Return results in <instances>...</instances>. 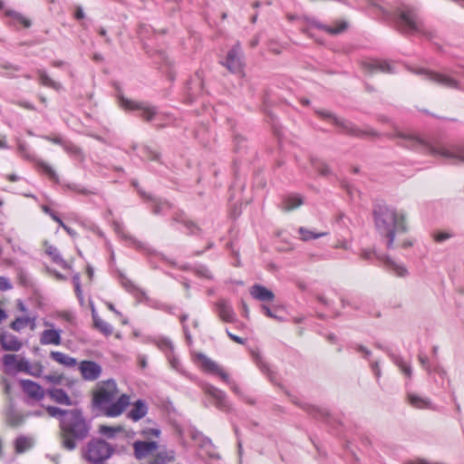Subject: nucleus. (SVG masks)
<instances>
[{
    "mask_svg": "<svg viewBox=\"0 0 464 464\" xmlns=\"http://www.w3.org/2000/svg\"><path fill=\"white\" fill-rule=\"evenodd\" d=\"M409 403L416 409H433L432 402L418 394L409 393L408 396Z\"/></svg>",
    "mask_w": 464,
    "mask_h": 464,
    "instance_id": "26",
    "label": "nucleus"
},
{
    "mask_svg": "<svg viewBox=\"0 0 464 464\" xmlns=\"http://www.w3.org/2000/svg\"><path fill=\"white\" fill-rule=\"evenodd\" d=\"M121 105L129 110H141V117L147 121H150L157 113L156 108L154 107H146L141 103L125 98L121 99Z\"/></svg>",
    "mask_w": 464,
    "mask_h": 464,
    "instance_id": "14",
    "label": "nucleus"
},
{
    "mask_svg": "<svg viewBox=\"0 0 464 464\" xmlns=\"http://www.w3.org/2000/svg\"><path fill=\"white\" fill-rule=\"evenodd\" d=\"M45 253L51 257L52 261L63 269L70 267L69 264L63 258L60 251L54 246L49 245L45 248Z\"/></svg>",
    "mask_w": 464,
    "mask_h": 464,
    "instance_id": "28",
    "label": "nucleus"
},
{
    "mask_svg": "<svg viewBox=\"0 0 464 464\" xmlns=\"http://www.w3.org/2000/svg\"><path fill=\"white\" fill-rule=\"evenodd\" d=\"M303 204L300 195H288L283 198L281 208L284 211H291Z\"/></svg>",
    "mask_w": 464,
    "mask_h": 464,
    "instance_id": "27",
    "label": "nucleus"
},
{
    "mask_svg": "<svg viewBox=\"0 0 464 464\" xmlns=\"http://www.w3.org/2000/svg\"><path fill=\"white\" fill-rule=\"evenodd\" d=\"M5 15L11 18L9 22V25L16 27L17 25H21L24 28H29L32 25V21L15 10L7 9L5 11Z\"/></svg>",
    "mask_w": 464,
    "mask_h": 464,
    "instance_id": "19",
    "label": "nucleus"
},
{
    "mask_svg": "<svg viewBox=\"0 0 464 464\" xmlns=\"http://www.w3.org/2000/svg\"><path fill=\"white\" fill-rule=\"evenodd\" d=\"M395 362L408 378L411 377V367L406 362L402 361L401 359L396 358Z\"/></svg>",
    "mask_w": 464,
    "mask_h": 464,
    "instance_id": "43",
    "label": "nucleus"
},
{
    "mask_svg": "<svg viewBox=\"0 0 464 464\" xmlns=\"http://www.w3.org/2000/svg\"><path fill=\"white\" fill-rule=\"evenodd\" d=\"M93 323L94 326L103 334L106 336L112 334V327L110 324L103 321L102 318H100L97 314H92Z\"/></svg>",
    "mask_w": 464,
    "mask_h": 464,
    "instance_id": "35",
    "label": "nucleus"
},
{
    "mask_svg": "<svg viewBox=\"0 0 464 464\" xmlns=\"http://www.w3.org/2000/svg\"><path fill=\"white\" fill-rule=\"evenodd\" d=\"M46 394L58 404L66 406L72 405V401L68 393L61 388H49L46 390Z\"/></svg>",
    "mask_w": 464,
    "mask_h": 464,
    "instance_id": "21",
    "label": "nucleus"
},
{
    "mask_svg": "<svg viewBox=\"0 0 464 464\" xmlns=\"http://www.w3.org/2000/svg\"><path fill=\"white\" fill-rule=\"evenodd\" d=\"M167 459H168L167 453L160 452L157 454L155 462H156V464H159V463L164 464Z\"/></svg>",
    "mask_w": 464,
    "mask_h": 464,
    "instance_id": "57",
    "label": "nucleus"
},
{
    "mask_svg": "<svg viewBox=\"0 0 464 464\" xmlns=\"http://www.w3.org/2000/svg\"><path fill=\"white\" fill-rule=\"evenodd\" d=\"M419 360H420V362L421 363V365L423 367H425L426 369L430 368L429 358L427 356L420 354L419 355Z\"/></svg>",
    "mask_w": 464,
    "mask_h": 464,
    "instance_id": "63",
    "label": "nucleus"
},
{
    "mask_svg": "<svg viewBox=\"0 0 464 464\" xmlns=\"http://www.w3.org/2000/svg\"><path fill=\"white\" fill-rule=\"evenodd\" d=\"M19 362V360L17 359L16 355L14 354H5L4 356V364L12 369L16 371V364Z\"/></svg>",
    "mask_w": 464,
    "mask_h": 464,
    "instance_id": "41",
    "label": "nucleus"
},
{
    "mask_svg": "<svg viewBox=\"0 0 464 464\" xmlns=\"http://www.w3.org/2000/svg\"><path fill=\"white\" fill-rule=\"evenodd\" d=\"M30 364L31 363L29 362L28 360L21 358L19 360V362L16 364V372H24L27 373Z\"/></svg>",
    "mask_w": 464,
    "mask_h": 464,
    "instance_id": "50",
    "label": "nucleus"
},
{
    "mask_svg": "<svg viewBox=\"0 0 464 464\" xmlns=\"http://www.w3.org/2000/svg\"><path fill=\"white\" fill-rule=\"evenodd\" d=\"M298 232L301 236V239L303 241H309V240H313V239H317V238H320L324 236H325L327 233H316V232H314V231H311L305 227H299L298 229Z\"/></svg>",
    "mask_w": 464,
    "mask_h": 464,
    "instance_id": "37",
    "label": "nucleus"
},
{
    "mask_svg": "<svg viewBox=\"0 0 464 464\" xmlns=\"http://www.w3.org/2000/svg\"><path fill=\"white\" fill-rule=\"evenodd\" d=\"M316 113L321 116L323 119H330L333 121L335 126H338L342 129V132L347 134L352 137L356 138H365L368 136L378 137L380 134L375 131L373 129H366L361 130L353 122L342 120L336 117L334 113L326 111H316Z\"/></svg>",
    "mask_w": 464,
    "mask_h": 464,
    "instance_id": "6",
    "label": "nucleus"
},
{
    "mask_svg": "<svg viewBox=\"0 0 464 464\" xmlns=\"http://www.w3.org/2000/svg\"><path fill=\"white\" fill-rule=\"evenodd\" d=\"M122 430V427H111L107 425H101L99 427V432L102 435L107 436L109 439H113L117 432H121Z\"/></svg>",
    "mask_w": 464,
    "mask_h": 464,
    "instance_id": "39",
    "label": "nucleus"
},
{
    "mask_svg": "<svg viewBox=\"0 0 464 464\" xmlns=\"http://www.w3.org/2000/svg\"><path fill=\"white\" fill-rule=\"evenodd\" d=\"M43 365L39 362L31 363L27 374L34 377H40L43 372Z\"/></svg>",
    "mask_w": 464,
    "mask_h": 464,
    "instance_id": "44",
    "label": "nucleus"
},
{
    "mask_svg": "<svg viewBox=\"0 0 464 464\" xmlns=\"http://www.w3.org/2000/svg\"><path fill=\"white\" fill-rule=\"evenodd\" d=\"M205 392L215 400V405L219 410L228 411L230 409L227 395L223 391L213 385H207Z\"/></svg>",
    "mask_w": 464,
    "mask_h": 464,
    "instance_id": "13",
    "label": "nucleus"
},
{
    "mask_svg": "<svg viewBox=\"0 0 464 464\" xmlns=\"http://www.w3.org/2000/svg\"><path fill=\"white\" fill-rule=\"evenodd\" d=\"M372 370L377 379L381 377V369L379 367L378 362H374L372 363Z\"/></svg>",
    "mask_w": 464,
    "mask_h": 464,
    "instance_id": "60",
    "label": "nucleus"
},
{
    "mask_svg": "<svg viewBox=\"0 0 464 464\" xmlns=\"http://www.w3.org/2000/svg\"><path fill=\"white\" fill-rule=\"evenodd\" d=\"M387 137L390 139L399 138L405 140V143H399V145L410 150H420L422 153L432 156L456 159L464 162V146L437 145L422 139L416 133L402 131L400 130H396L393 134H388Z\"/></svg>",
    "mask_w": 464,
    "mask_h": 464,
    "instance_id": "4",
    "label": "nucleus"
},
{
    "mask_svg": "<svg viewBox=\"0 0 464 464\" xmlns=\"http://www.w3.org/2000/svg\"><path fill=\"white\" fill-rule=\"evenodd\" d=\"M159 447L157 441L137 440L133 443L134 456L137 459H142L147 455L156 450Z\"/></svg>",
    "mask_w": 464,
    "mask_h": 464,
    "instance_id": "16",
    "label": "nucleus"
},
{
    "mask_svg": "<svg viewBox=\"0 0 464 464\" xmlns=\"http://www.w3.org/2000/svg\"><path fill=\"white\" fill-rule=\"evenodd\" d=\"M18 105L26 109V110H30V111H34L35 110V107L33 103L29 102H25V101H23V102H18Z\"/></svg>",
    "mask_w": 464,
    "mask_h": 464,
    "instance_id": "61",
    "label": "nucleus"
},
{
    "mask_svg": "<svg viewBox=\"0 0 464 464\" xmlns=\"http://www.w3.org/2000/svg\"><path fill=\"white\" fill-rule=\"evenodd\" d=\"M252 359L255 361L256 364L258 366L260 371L264 373L268 374L270 380L272 381L273 372L270 371L269 365L263 360L262 355L259 351H252L251 353Z\"/></svg>",
    "mask_w": 464,
    "mask_h": 464,
    "instance_id": "33",
    "label": "nucleus"
},
{
    "mask_svg": "<svg viewBox=\"0 0 464 464\" xmlns=\"http://www.w3.org/2000/svg\"><path fill=\"white\" fill-rule=\"evenodd\" d=\"M42 209L44 213L48 214L59 226H63V221L60 218V217L48 206H42Z\"/></svg>",
    "mask_w": 464,
    "mask_h": 464,
    "instance_id": "48",
    "label": "nucleus"
},
{
    "mask_svg": "<svg viewBox=\"0 0 464 464\" xmlns=\"http://www.w3.org/2000/svg\"><path fill=\"white\" fill-rule=\"evenodd\" d=\"M74 17L77 20H81L85 17L84 12L81 6H77L75 13H74Z\"/></svg>",
    "mask_w": 464,
    "mask_h": 464,
    "instance_id": "62",
    "label": "nucleus"
},
{
    "mask_svg": "<svg viewBox=\"0 0 464 464\" xmlns=\"http://www.w3.org/2000/svg\"><path fill=\"white\" fill-rule=\"evenodd\" d=\"M15 451L17 453H23L28 447L27 438L24 436H18L14 441Z\"/></svg>",
    "mask_w": 464,
    "mask_h": 464,
    "instance_id": "40",
    "label": "nucleus"
},
{
    "mask_svg": "<svg viewBox=\"0 0 464 464\" xmlns=\"http://www.w3.org/2000/svg\"><path fill=\"white\" fill-rule=\"evenodd\" d=\"M452 237L451 234L448 232H440L434 235V240L438 243L447 240Z\"/></svg>",
    "mask_w": 464,
    "mask_h": 464,
    "instance_id": "54",
    "label": "nucleus"
},
{
    "mask_svg": "<svg viewBox=\"0 0 464 464\" xmlns=\"http://www.w3.org/2000/svg\"><path fill=\"white\" fill-rule=\"evenodd\" d=\"M382 14L383 20L392 21L396 30L402 34H420L430 40L436 36L435 31L427 27L417 8L411 5L401 4L393 12L382 8Z\"/></svg>",
    "mask_w": 464,
    "mask_h": 464,
    "instance_id": "2",
    "label": "nucleus"
},
{
    "mask_svg": "<svg viewBox=\"0 0 464 464\" xmlns=\"http://www.w3.org/2000/svg\"><path fill=\"white\" fill-rule=\"evenodd\" d=\"M37 74L40 79V83L44 86L52 88L55 91H60L63 85L50 78L48 73L44 70H38Z\"/></svg>",
    "mask_w": 464,
    "mask_h": 464,
    "instance_id": "30",
    "label": "nucleus"
},
{
    "mask_svg": "<svg viewBox=\"0 0 464 464\" xmlns=\"http://www.w3.org/2000/svg\"><path fill=\"white\" fill-rule=\"evenodd\" d=\"M188 317V314H182L179 319H180V323L182 324V326H183L184 334H185V337L187 340V345L190 346L192 344V338L189 334L188 328L185 324Z\"/></svg>",
    "mask_w": 464,
    "mask_h": 464,
    "instance_id": "45",
    "label": "nucleus"
},
{
    "mask_svg": "<svg viewBox=\"0 0 464 464\" xmlns=\"http://www.w3.org/2000/svg\"><path fill=\"white\" fill-rule=\"evenodd\" d=\"M130 403V397L127 394L121 395L115 402H111L104 409V414L108 417L121 415Z\"/></svg>",
    "mask_w": 464,
    "mask_h": 464,
    "instance_id": "15",
    "label": "nucleus"
},
{
    "mask_svg": "<svg viewBox=\"0 0 464 464\" xmlns=\"http://www.w3.org/2000/svg\"><path fill=\"white\" fill-rule=\"evenodd\" d=\"M295 403H299L295 401H293ZM300 407L303 408L306 412L313 415L315 418L321 419L322 420L325 421L328 425L332 427H336L337 425H341V422L337 420H335L330 412L324 409V408H319L314 405H310L307 403L300 404Z\"/></svg>",
    "mask_w": 464,
    "mask_h": 464,
    "instance_id": "10",
    "label": "nucleus"
},
{
    "mask_svg": "<svg viewBox=\"0 0 464 464\" xmlns=\"http://www.w3.org/2000/svg\"><path fill=\"white\" fill-rule=\"evenodd\" d=\"M305 22L309 27L317 28L331 35L340 34L346 31L349 26L348 22L343 20L334 22V25L333 26L324 24L314 17H306Z\"/></svg>",
    "mask_w": 464,
    "mask_h": 464,
    "instance_id": "8",
    "label": "nucleus"
},
{
    "mask_svg": "<svg viewBox=\"0 0 464 464\" xmlns=\"http://www.w3.org/2000/svg\"><path fill=\"white\" fill-rule=\"evenodd\" d=\"M34 320L29 316H20L11 323V328L14 331H21L33 324Z\"/></svg>",
    "mask_w": 464,
    "mask_h": 464,
    "instance_id": "36",
    "label": "nucleus"
},
{
    "mask_svg": "<svg viewBox=\"0 0 464 464\" xmlns=\"http://www.w3.org/2000/svg\"><path fill=\"white\" fill-rule=\"evenodd\" d=\"M51 358L55 362H59L67 367H73L77 364L75 358L70 357L65 353L57 351L51 352Z\"/></svg>",
    "mask_w": 464,
    "mask_h": 464,
    "instance_id": "29",
    "label": "nucleus"
},
{
    "mask_svg": "<svg viewBox=\"0 0 464 464\" xmlns=\"http://www.w3.org/2000/svg\"><path fill=\"white\" fill-rule=\"evenodd\" d=\"M413 72L421 74L425 77L426 80L443 87L450 89H461V83L450 74L427 69H418L413 71Z\"/></svg>",
    "mask_w": 464,
    "mask_h": 464,
    "instance_id": "7",
    "label": "nucleus"
},
{
    "mask_svg": "<svg viewBox=\"0 0 464 464\" xmlns=\"http://www.w3.org/2000/svg\"><path fill=\"white\" fill-rule=\"evenodd\" d=\"M184 227L188 229V235H200L202 232V229L190 219L186 221Z\"/></svg>",
    "mask_w": 464,
    "mask_h": 464,
    "instance_id": "42",
    "label": "nucleus"
},
{
    "mask_svg": "<svg viewBox=\"0 0 464 464\" xmlns=\"http://www.w3.org/2000/svg\"><path fill=\"white\" fill-rule=\"evenodd\" d=\"M155 307H156L157 309H160V310L165 311V312H167V313H169V314H172V309H173V307H172L171 305L167 304H164V303H157V304H155Z\"/></svg>",
    "mask_w": 464,
    "mask_h": 464,
    "instance_id": "56",
    "label": "nucleus"
},
{
    "mask_svg": "<svg viewBox=\"0 0 464 464\" xmlns=\"http://www.w3.org/2000/svg\"><path fill=\"white\" fill-rule=\"evenodd\" d=\"M250 295L258 301H273L275 299L274 293L262 285L256 284L250 288Z\"/></svg>",
    "mask_w": 464,
    "mask_h": 464,
    "instance_id": "22",
    "label": "nucleus"
},
{
    "mask_svg": "<svg viewBox=\"0 0 464 464\" xmlns=\"http://www.w3.org/2000/svg\"><path fill=\"white\" fill-rule=\"evenodd\" d=\"M148 413V406L145 401L139 399L133 403L132 409L128 412L127 417L133 421H139Z\"/></svg>",
    "mask_w": 464,
    "mask_h": 464,
    "instance_id": "25",
    "label": "nucleus"
},
{
    "mask_svg": "<svg viewBox=\"0 0 464 464\" xmlns=\"http://www.w3.org/2000/svg\"><path fill=\"white\" fill-rule=\"evenodd\" d=\"M240 44H235L227 53L226 62L223 63L231 72H239L242 63L240 59Z\"/></svg>",
    "mask_w": 464,
    "mask_h": 464,
    "instance_id": "12",
    "label": "nucleus"
},
{
    "mask_svg": "<svg viewBox=\"0 0 464 464\" xmlns=\"http://www.w3.org/2000/svg\"><path fill=\"white\" fill-rule=\"evenodd\" d=\"M261 309H262V311L264 312V314L267 317L273 318V319H275L276 321H282L283 320V318L281 316L277 315L276 314V312L272 311L267 305L262 304Z\"/></svg>",
    "mask_w": 464,
    "mask_h": 464,
    "instance_id": "49",
    "label": "nucleus"
},
{
    "mask_svg": "<svg viewBox=\"0 0 464 464\" xmlns=\"http://www.w3.org/2000/svg\"><path fill=\"white\" fill-rule=\"evenodd\" d=\"M228 334V336L234 340L238 344H241V345H245L246 344V339L245 338H242L240 336H237V335H235V334H232L230 333H227Z\"/></svg>",
    "mask_w": 464,
    "mask_h": 464,
    "instance_id": "59",
    "label": "nucleus"
},
{
    "mask_svg": "<svg viewBox=\"0 0 464 464\" xmlns=\"http://www.w3.org/2000/svg\"><path fill=\"white\" fill-rule=\"evenodd\" d=\"M196 357L201 363V366L205 372L208 373L216 374L219 376L226 383H230V378L228 374L224 370H222L218 363L201 353H197Z\"/></svg>",
    "mask_w": 464,
    "mask_h": 464,
    "instance_id": "9",
    "label": "nucleus"
},
{
    "mask_svg": "<svg viewBox=\"0 0 464 464\" xmlns=\"http://www.w3.org/2000/svg\"><path fill=\"white\" fill-rule=\"evenodd\" d=\"M24 421L23 416L17 412L14 407H10L6 411V422L11 427H17Z\"/></svg>",
    "mask_w": 464,
    "mask_h": 464,
    "instance_id": "34",
    "label": "nucleus"
},
{
    "mask_svg": "<svg viewBox=\"0 0 464 464\" xmlns=\"http://www.w3.org/2000/svg\"><path fill=\"white\" fill-rule=\"evenodd\" d=\"M37 168L45 174L54 183H59V177L56 174L55 170L44 160H36Z\"/></svg>",
    "mask_w": 464,
    "mask_h": 464,
    "instance_id": "32",
    "label": "nucleus"
},
{
    "mask_svg": "<svg viewBox=\"0 0 464 464\" xmlns=\"http://www.w3.org/2000/svg\"><path fill=\"white\" fill-rule=\"evenodd\" d=\"M154 344L158 346V348H173V343L170 339L166 337H159L155 340Z\"/></svg>",
    "mask_w": 464,
    "mask_h": 464,
    "instance_id": "47",
    "label": "nucleus"
},
{
    "mask_svg": "<svg viewBox=\"0 0 464 464\" xmlns=\"http://www.w3.org/2000/svg\"><path fill=\"white\" fill-rule=\"evenodd\" d=\"M169 363L171 364L172 368H174L177 371L180 370V362L178 358H176L174 355L170 354L168 356Z\"/></svg>",
    "mask_w": 464,
    "mask_h": 464,
    "instance_id": "55",
    "label": "nucleus"
},
{
    "mask_svg": "<svg viewBox=\"0 0 464 464\" xmlns=\"http://www.w3.org/2000/svg\"><path fill=\"white\" fill-rule=\"evenodd\" d=\"M373 255L374 253L372 250L363 249L361 252L360 256L365 260H371Z\"/></svg>",
    "mask_w": 464,
    "mask_h": 464,
    "instance_id": "58",
    "label": "nucleus"
},
{
    "mask_svg": "<svg viewBox=\"0 0 464 464\" xmlns=\"http://www.w3.org/2000/svg\"><path fill=\"white\" fill-rule=\"evenodd\" d=\"M216 311L224 322L232 323L236 320V314L232 307L225 300H219L216 303Z\"/></svg>",
    "mask_w": 464,
    "mask_h": 464,
    "instance_id": "20",
    "label": "nucleus"
},
{
    "mask_svg": "<svg viewBox=\"0 0 464 464\" xmlns=\"http://www.w3.org/2000/svg\"><path fill=\"white\" fill-rule=\"evenodd\" d=\"M22 385L24 392L30 398L34 399L36 401H41L44 397V394L46 393V391H44L40 384L34 381L23 380Z\"/></svg>",
    "mask_w": 464,
    "mask_h": 464,
    "instance_id": "17",
    "label": "nucleus"
},
{
    "mask_svg": "<svg viewBox=\"0 0 464 464\" xmlns=\"http://www.w3.org/2000/svg\"><path fill=\"white\" fill-rule=\"evenodd\" d=\"M371 71L378 70L383 72H392V66L385 61H374L366 65Z\"/></svg>",
    "mask_w": 464,
    "mask_h": 464,
    "instance_id": "38",
    "label": "nucleus"
},
{
    "mask_svg": "<svg viewBox=\"0 0 464 464\" xmlns=\"http://www.w3.org/2000/svg\"><path fill=\"white\" fill-rule=\"evenodd\" d=\"M46 381L53 384H61L63 379V374H49L44 377Z\"/></svg>",
    "mask_w": 464,
    "mask_h": 464,
    "instance_id": "52",
    "label": "nucleus"
},
{
    "mask_svg": "<svg viewBox=\"0 0 464 464\" xmlns=\"http://www.w3.org/2000/svg\"><path fill=\"white\" fill-rule=\"evenodd\" d=\"M12 287L13 286L10 281L7 278L0 276V291H7L12 289Z\"/></svg>",
    "mask_w": 464,
    "mask_h": 464,
    "instance_id": "53",
    "label": "nucleus"
},
{
    "mask_svg": "<svg viewBox=\"0 0 464 464\" xmlns=\"http://www.w3.org/2000/svg\"><path fill=\"white\" fill-rule=\"evenodd\" d=\"M172 222L174 223H180L182 224L183 226L186 225V221L188 220V218L186 217V215L184 214V212H177L173 215L172 218H171Z\"/></svg>",
    "mask_w": 464,
    "mask_h": 464,
    "instance_id": "51",
    "label": "nucleus"
},
{
    "mask_svg": "<svg viewBox=\"0 0 464 464\" xmlns=\"http://www.w3.org/2000/svg\"><path fill=\"white\" fill-rule=\"evenodd\" d=\"M310 161L313 169L316 170L321 176L326 177L332 173L330 167L324 160L311 157Z\"/></svg>",
    "mask_w": 464,
    "mask_h": 464,
    "instance_id": "31",
    "label": "nucleus"
},
{
    "mask_svg": "<svg viewBox=\"0 0 464 464\" xmlns=\"http://www.w3.org/2000/svg\"><path fill=\"white\" fill-rule=\"evenodd\" d=\"M145 435H153L155 437H159L160 435V430L159 429H148L143 431Z\"/></svg>",
    "mask_w": 464,
    "mask_h": 464,
    "instance_id": "64",
    "label": "nucleus"
},
{
    "mask_svg": "<svg viewBox=\"0 0 464 464\" xmlns=\"http://www.w3.org/2000/svg\"><path fill=\"white\" fill-rule=\"evenodd\" d=\"M84 381H95L102 374V366L94 361L83 360L78 367Z\"/></svg>",
    "mask_w": 464,
    "mask_h": 464,
    "instance_id": "11",
    "label": "nucleus"
},
{
    "mask_svg": "<svg viewBox=\"0 0 464 464\" xmlns=\"http://www.w3.org/2000/svg\"><path fill=\"white\" fill-rule=\"evenodd\" d=\"M372 217L377 232L387 240V249H392L396 234L408 231L406 216L385 203H378L373 205Z\"/></svg>",
    "mask_w": 464,
    "mask_h": 464,
    "instance_id": "3",
    "label": "nucleus"
},
{
    "mask_svg": "<svg viewBox=\"0 0 464 464\" xmlns=\"http://www.w3.org/2000/svg\"><path fill=\"white\" fill-rule=\"evenodd\" d=\"M40 343L43 345H60L61 330L45 329L41 333Z\"/></svg>",
    "mask_w": 464,
    "mask_h": 464,
    "instance_id": "23",
    "label": "nucleus"
},
{
    "mask_svg": "<svg viewBox=\"0 0 464 464\" xmlns=\"http://www.w3.org/2000/svg\"><path fill=\"white\" fill-rule=\"evenodd\" d=\"M112 399L113 393L102 387L94 392L92 405L100 410H104L106 406L111 402Z\"/></svg>",
    "mask_w": 464,
    "mask_h": 464,
    "instance_id": "18",
    "label": "nucleus"
},
{
    "mask_svg": "<svg viewBox=\"0 0 464 464\" xmlns=\"http://www.w3.org/2000/svg\"><path fill=\"white\" fill-rule=\"evenodd\" d=\"M49 416L59 420L60 439L62 447L67 450H74L78 442L85 440L92 429L82 409L63 410L56 406H46Z\"/></svg>",
    "mask_w": 464,
    "mask_h": 464,
    "instance_id": "1",
    "label": "nucleus"
},
{
    "mask_svg": "<svg viewBox=\"0 0 464 464\" xmlns=\"http://www.w3.org/2000/svg\"><path fill=\"white\" fill-rule=\"evenodd\" d=\"M67 188L72 190V191H74L78 194H82V195H91L92 194V192L89 189V188H86L79 184H69L67 185Z\"/></svg>",
    "mask_w": 464,
    "mask_h": 464,
    "instance_id": "46",
    "label": "nucleus"
},
{
    "mask_svg": "<svg viewBox=\"0 0 464 464\" xmlns=\"http://www.w3.org/2000/svg\"><path fill=\"white\" fill-rule=\"evenodd\" d=\"M378 258H380L381 260L383 261V263L389 272L393 273L394 275H396L397 276H400V277H405L408 276V270H407L406 266L401 264L396 263L390 256H379Z\"/></svg>",
    "mask_w": 464,
    "mask_h": 464,
    "instance_id": "24",
    "label": "nucleus"
},
{
    "mask_svg": "<svg viewBox=\"0 0 464 464\" xmlns=\"http://www.w3.org/2000/svg\"><path fill=\"white\" fill-rule=\"evenodd\" d=\"M115 452L114 447L101 438H92L86 445L82 457L90 464H105Z\"/></svg>",
    "mask_w": 464,
    "mask_h": 464,
    "instance_id": "5",
    "label": "nucleus"
}]
</instances>
